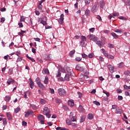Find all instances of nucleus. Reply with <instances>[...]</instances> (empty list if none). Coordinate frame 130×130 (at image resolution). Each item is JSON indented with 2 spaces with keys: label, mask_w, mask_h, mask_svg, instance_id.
<instances>
[{
  "label": "nucleus",
  "mask_w": 130,
  "mask_h": 130,
  "mask_svg": "<svg viewBox=\"0 0 130 130\" xmlns=\"http://www.w3.org/2000/svg\"><path fill=\"white\" fill-rule=\"evenodd\" d=\"M43 114L46 115V117L48 118H50L51 117V114H50V109L47 107H45L43 111Z\"/></svg>",
  "instance_id": "obj_1"
},
{
  "label": "nucleus",
  "mask_w": 130,
  "mask_h": 130,
  "mask_svg": "<svg viewBox=\"0 0 130 130\" xmlns=\"http://www.w3.org/2000/svg\"><path fill=\"white\" fill-rule=\"evenodd\" d=\"M69 117L72 121H77V116H76V114L74 113V112H72L70 113Z\"/></svg>",
  "instance_id": "obj_2"
},
{
  "label": "nucleus",
  "mask_w": 130,
  "mask_h": 130,
  "mask_svg": "<svg viewBox=\"0 0 130 130\" xmlns=\"http://www.w3.org/2000/svg\"><path fill=\"white\" fill-rule=\"evenodd\" d=\"M58 93L60 96L63 97L66 94V90L63 88H59L58 89Z\"/></svg>",
  "instance_id": "obj_3"
},
{
  "label": "nucleus",
  "mask_w": 130,
  "mask_h": 130,
  "mask_svg": "<svg viewBox=\"0 0 130 130\" xmlns=\"http://www.w3.org/2000/svg\"><path fill=\"white\" fill-rule=\"evenodd\" d=\"M38 119H39V120L40 121V123L41 124H44V120L45 119V118L44 117V116L42 115H39L38 116Z\"/></svg>",
  "instance_id": "obj_4"
},
{
  "label": "nucleus",
  "mask_w": 130,
  "mask_h": 130,
  "mask_svg": "<svg viewBox=\"0 0 130 130\" xmlns=\"http://www.w3.org/2000/svg\"><path fill=\"white\" fill-rule=\"evenodd\" d=\"M99 10V6L97 4L94 5L91 8L92 13H96Z\"/></svg>",
  "instance_id": "obj_5"
},
{
  "label": "nucleus",
  "mask_w": 130,
  "mask_h": 130,
  "mask_svg": "<svg viewBox=\"0 0 130 130\" xmlns=\"http://www.w3.org/2000/svg\"><path fill=\"white\" fill-rule=\"evenodd\" d=\"M63 17H64V15H63V14H62L60 15V17L58 21V23L60 24V25H62V24H63V20H64Z\"/></svg>",
  "instance_id": "obj_6"
},
{
  "label": "nucleus",
  "mask_w": 130,
  "mask_h": 130,
  "mask_svg": "<svg viewBox=\"0 0 130 130\" xmlns=\"http://www.w3.org/2000/svg\"><path fill=\"white\" fill-rule=\"evenodd\" d=\"M75 69L77 71H80L81 72L84 71V67L81 66L80 64L76 65Z\"/></svg>",
  "instance_id": "obj_7"
},
{
  "label": "nucleus",
  "mask_w": 130,
  "mask_h": 130,
  "mask_svg": "<svg viewBox=\"0 0 130 130\" xmlns=\"http://www.w3.org/2000/svg\"><path fill=\"white\" fill-rule=\"evenodd\" d=\"M39 88H40V89H42V90H45V86L42 83L39 82V83L37 84Z\"/></svg>",
  "instance_id": "obj_8"
},
{
  "label": "nucleus",
  "mask_w": 130,
  "mask_h": 130,
  "mask_svg": "<svg viewBox=\"0 0 130 130\" xmlns=\"http://www.w3.org/2000/svg\"><path fill=\"white\" fill-rule=\"evenodd\" d=\"M29 86L31 89H34V82H33V80H32V79L29 78Z\"/></svg>",
  "instance_id": "obj_9"
},
{
  "label": "nucleus",
  "mask_w": 130,
  "mask_h": 130,
  "mask_svg": "<svg viewBox=\"0 0 130 130\" xmlns=\"http://www.w3.org/2000/svg\"><path fill=\"white\" fill-rule=\"evenodd\" d=\"M91 15V11L88 9H86L85 11V15L86 17H89Z\"/></svg>",
  "instance_id": "obj_10"
},
{
  "label": "nucleus",
  "mask_w": 130,
  "mask_h": 130,
  "mask_svg": "<svg viewBox=\"0 0 130 130\" xmlns=\"http://www.w3.org/2000/svg\"><path fill=\"white\" fill-rule=\"evenodd\" d=\"M8 85H11V84H13L15 83V80L12 79V78H9L8 81H7Z\"/></svg>",
  "instance_id": "obj_11"
},
{
  "label": "nucleus",
  "mask_w": 130,
  "mask_h": 130,
  "mask_svg": "<svg viewBox=\"0 0 130 130\" xmlns=\"http://www.w3.org/2000/svg\"><path fill=\"white\" fill-rule=\"evenodd\" d=\"M108 69L110 70V73L114 72V67L110 64L108 66Z\"/></svg>",
  "instance_id": "obj_12"
},
{
  "label": "nucleus",
  "mask_w": 130,
  "mask_h": 130,
  "mask_svg": "<svg viewBox=\"0 0 130 130\" xmlns=\"http://www.w3.org/2000/svg\"><path fill=\"white\" fill-rule=\"evenodd\" d=\"M68 105L71 107L75 106V103L74 102L73 100H69L68 101Z\"/></svg>",
  "instance_id": "obj_13"
},
{
  "label": "nucleus",
  "mask_w": 130,
  "mask_h": 130,
  "mask_svg": "<svg viewBox=\"0 0 130 130\" xmlns=\"http://www.w3.org/2000/svg\"><path fill=\"white\" fill-rule=\"evenodd\" d=\"M30 114H33V111H28L25 114V117H29V115H30Z\"/></svg>",
  "instance_id": "obj_14"
},
{
  "label": "nucleus",
  "mask_w": 130,
  "mask_h": 130,
  "mask_svg": "<svg viewBox=\"0 0 130 130\" xmlns=\"http://www.w3.org/2000/svg\"><path fill=\"white\" fill-rule=\"evenodd\" d=\"M6 115L8 120H12V119H13V116H12V114H11V113H7Z\"/></svg>",
  "instance_id": "obj_15"
},
{
  "label": "nucleus",
  "mask_w": 130,
  "mask_h": 130,
  "mask_svg": "<svg viewBox=\"0 0 130 130\" xmlns=\"http://www.w3.org/2000/svg\"><path fill=\"white\" fill-rule=\"evenodd\" d=\"M105 54V56L108 57V58H110L111 59H114V56L112 55L108 54V53Z\"/></svg>",
  "instance_id": "obj_16"
},
{
  "label": "nucleus",
  "mask_w": 130,
  "mask_h": 130,
  "mask_svg": "<svg viewBox=\"0 0 130 130\" xmlns=\"http://www.w3.org/2000/svg\"><path fill=\"white\" fill-rule=\"evenodd\" d=\"M96 44H97V45H98V46L100 47V48H101L102 45H103V44H102V42L99 40L96 42Z\"/></svg>",
  "instance_id": "obj_17"
},
{
  "label": "nucleus",
  "mask_w": 130,
  "mask_h": 130,
  "mask_svg": "<svg viewBox=\"0 0 130 130\" xmlns=\"http://www.w3.org/2000/svg\"><path fill=\"white\" fill-rule=\"evenodd\" d=\"M78 110L80 112H85V109H84V108H83V106L81 105L79 106V107H78Z\"/></svg>",
  "instance_id": "obj_18"
},
{
  "label": "nucleus",
  "mask_w": 130,
  "mask_h": 130,
  "mask_svg": "<svg viewBox=\"0 0 130 130\" xmlns=\"http://www.w3.org/2000/svg\"><path fill=\"white\" fill-rule=\"evenodd\" d=\"M115 113L117 114H121V113H122V110L120 109H116L115 110Z\"/></svg>",
  "instance_id": "obj_19"
},
{
  "label": "nucleus",
  "mask_w": 130,
  "mask_h": 130,
  "mask_svg": "<svg viewBox=\"0 0 130 130\" xmlns=\"http://www.w3.org/2000/svg\"><path fill=\"white\" fill-rule=\"evenodd\" d=\"M75 52H76V51L75 50H73L72 51H71L70 52L69 54L71 57H74V55L75 54Z\"/></svg>",
  "instance_id": "obj_20"
},
{
  "label": "nucleus",
  "mask_w": 130,
  "mask_h": 130,
  "mask_svg": "<svg viewBox=\"0 0 130 130\" xmlns=\"http://www.w3.org/2000/svg\"><path fill=\"white\" fill-rule=\"evenodd\" d=\"M118 66L119 69H122V68H123V67L124 66V63H123V62H121L118 64Z\"/></svg>",
  "instance_id": "obj_21"
},
{
  "label": "nucleus",
  "mask_w": 130,
  "mask_h": 130,
  "mask_svg": "<svg viewBox=\"0 0 130 130\" xmlns=\"http://www.w3.org/2000/svg\"><path fill=\"white\" fill-rule=\"evenodd\" d=\"M43 74H46L47 75H49V70L47 69H44L43 70Z\"/></svg>",
  "instance_id": "obj_22"
},
{
  "label": "nucleus",
  "mask_w": 130,
  "mask_h": 130,
  "mask_svg": "<svg viewBox=\"0 0 130 130\" xmlns=\"http://www.w3.org/2000/svg\"><path fill=\"white\" fill-rule=\"evenodd\" d=\"M48 77L46 76L45 78V80H44V83L45 85H47L48 84Z\"/></svg>",
  "instance_id": "obj_23"
},
{
  "label": "nucleus",
  "mask_w": 130,
  "mask_h": 130,
  "mask_svg": "<svg viewBox=\"0 0 130 130\" xmlns=\"http://www.w3.org/2000/svg\"><path fill=\"white\" fill-rule=\"evenodd\" d=\"M5 100L6 102H9L11 100V96L10 95H7L5 96Z\"/></svg>",
  "instance_id": "obj_24"
},
{
  "label": "nucleus",
  "mask_w": 130,
  "mask_h": 130,
  "mask_svg": "<svg viewBox=\"0 0 130 130\" xmlns=\"http://www.w3.org/2000/svg\"><path fill=\"white\" fill-rule=\"evenodd\" d=\"M87 38H88V39H90V40H93V39L95 38V36L93 35H90L87 36Z\"/></svg>",
  "instance_id": "obj_25"
},
{
  "label": "nucleus",
  "mask_w": 130,
  "mask_h": 130,
  "mask_svg": "<svg viewBox=\"0 0 130 130\" xmlns=\"http://www.w3.org/2000/svg\"><path fill=\"white\" fill-rule=\"evenodd\" d=\"M112 36H113V37H114V38H115V39H117V38H118V36H117V35H116V34H115V32H112L111 34Z\"/></svg>",
  "instance_id": "obj_26"
},
{
  "label": "nucleus",
  "mask_w": 130,
  "mask_h": 130,
  "mask_svg": "<svg viewBox=\"0 0 130 130\" xmlns=\"http://www.w3.org/2000/svg\"><path fill=\"white\" fill-rule=\"evenodd\" d=\"M40 103L41 104H42V105H44V104H46V101H45V100L42 99L40 100Z\"/></svg>",
  "instance_id": "obj_27"
},
{
  "label": "nucleus",
  "mask_w": 130,
  "mask_h": 130,
  "mask_svg": "<svg viewBox=\"0 0 130 130\" xmlns=\"http://www.w3.org/2000/svg\"><path fill=\"white\" fill-rule=\"evenodd\" d=\"M66 122L68 125H71L72 124V121H71L70 119H67Z\"/></svg>",
  "instance_id": "obj_28"
},
{
  "label": "nucleus",
  "mask_w": 130,
  "mask_h": 130,
  "mask_svg": "<svg viewBox=\"0 0 130 130\" xmlns=\"http://www.w3.org/2000/svg\"><path fill=\"white\" fill-rule=\"evenodd\" d=\"M64 76V80H66V81H70V76L67 74H65Z\"/></svg>",
  "instance_id": "obj_29"
},
{
  "label": "nucleus",
  "mask_w": 130,
  "mask_h": 130,
  "mask_svg": "<svg viewBox=\"0 0 130 130\" xmlns=\"http://www.w3.org/2000/svg\"><path fill=\"white\" fill-rule=\"evenodd\" d=\"M80 45L82 46V47H85L86 46V43L85 42L80 41Z\"/></svg>",
  "instance_id": "obj_30"
},
{
  "label": "nucleus",
  "mask_w": 130,
  "mask_h": 130,
  "mask_svg": "<svg viewBox=\"0 0 130 130\" xmlns=\"http://www.w3.org/2000/svg\"><path fill=\"white\" fill-rule=\"evenodd\" d=\"M85 118H86L85 116H82L80 117V122H84L85 121Z\"/></svg>",
  "instance_id": "obj_31"
},
{
  "label": "nucleus",
  "mask_w": 130,
  "mask_h": 130,
  "mask_svg": "<svg viewBox=\"0 0 130 130\" xmlns=\"http://www.w3.org/2000/svg\"><path fill=\"white\" fill-rule=\"evenodd\" d=\"M38 8L41 11H42V8H43V7L42 6V4L41 3H39V6H38Z\"/></svg>",
  "instance_id": "obj_32"
},
{
  "label": "nucleus",
  "mask_w": 130,
  "mask_h": 130,
  "mask_svg": "<svg viewBox=\"0 0 130 130\" xmlns=\"http://www.w3.org/2000/svg\"><path fill=\"white\" fill-rule=\"evenodd\" d=\"M94 53H91L89 54L88 57H89V58H93V57H94Z\"/></svg>",
  "instance_id": "obj_33"
},
{
  "label": "nucleus",
  "mask_w": 130,
  "mask_h": 130,
  "mask_svg": "<svg viewBox=\"0 0 130 130\" xmlns=\"http://www.w3.org/2000/svg\"><path fill=\"white\" fill-rule=\"evenodd\" d=\"M81 39L82 40L83 42L87 41V38L85 36H81Z\"/></svg>",
  "instance_id": "obj_34"
},
{
  "label": "nucleus",
  "mask_w": 130,
  "mask_h": 130,
  "mask_svg": "<svg viewBox=\"0 0 130 130\" xmlns=\"http://www.w3.org/2000/svg\"><path fill=\"white\" fill-rule=\"evenodd\" d=\"M93 117H94V116H93V114H88V119H93Z\"/></svg>",
  "instance_id": "obj_35"
},
{
  "label": "nucleus",
  "mask_w": 130,
  "mask_h": 130,
  "mask_svg": "<svg viewBox=\"0 0 130 130\" xmlns=\"http://www.w3.org/2000/svg\"><path fill=\"white\" fill-rule=\"evenodd\" d=\"M30 107L32 108L34 110H36L37 109V107H36V105H31L30 104Z\"/></svg>",
  "instance_id": "obj_36"
},
{
  "label": "nucleus",
  "mask_w": 130,
  "mask_h": 130,
  "mask_svg": "<svg viewBox=\"0 0 130 130\" xmlns=\"http://www.w3.org/2000/svg\"><path fill=\"white\" fill-rule=\"evenodd\" d=\"M101 52L103 53L104 55L105 56V54H107V53H106V51L104 48L101 49Z\"/></svg>",
  "instance_id": "obj_37"
},
{
  "label": "nucleus",
  "mask_w": 130,
  "mask_h": 130,
  "mask_svg": "<svg viewBox=\"0 0 130 130\" xmlns=\"http://www.w3.org/2000/svg\"><path fill=\"white\" fill-rule=\"evenodd\" d=\"M75 60L76 61H81L82 60V57H77L75 58Z\"/></svg>",
  "instance_id": "obj_38"
},
{
  "label": "nucleus",
  "mask_w": 130,
  "mask_h": 130,
  "mask_svg": "<svg viewBox=\"0 0 130 130\" xmlns=\"http://www.w3.org/2000/svg\"><path fill=\"white\" fill-rule=\"evenodd\" d=\"M2 120L3 121V124H4L5 125H6V124H8V122H7L6 118H3V119Z\"/></svg>",
  "instance_id": "obj_39"
},
{
  "label": "nucleus",
  "mask_w": 130,
  "mask_h": 130,
  "mask_svg": "<svg viewBox=\"0 0 130 130\" xmlns=\"http://www.w3.org/2000/svg\"><path fill=\"white\" fill-rule=\"evenodd\" d=\"M25 21V17L24 16L20 17V22H24Z\"/></svg>",
  "instance_id": "obj_40"
},
{
  "label": "nucleus",
  "mask_w": 130,
  "mask_h": 130,
  "mask_svg": "<svg viewBox=\"0 0 130 130\" xmlns=\"http://www.w3.org/2000/svg\"><path fill=\"white\" fill-rule=\"evenodd\" d=\"M21 111V108H17L16 109H15V113H18L19 111Z\"/></svg>",
  "instance_id": "obj_41"
},
{
  "label": "nucleus",
  "mask_w": 130,
  "mask_h": 130,
  "mask_svg": "<svg viewBox=\"0 0 130 130\" xmlns=\"http://www.w3.org/2000/svg\"><path fill=\"white\" fill-rule=\"evenodd\" d=\"M27 58H29L32 62H35V59H34L33 58L29 57V56H27Z\"/></svg>",
  "instance_id": "obj_42"
},
{
  "label": "nucleus",
  "mask_w": 130,
  "mask_h": 130,
  "mask_svg": "<svg viewBox=\"0 0 130 130\" xmlns=\"http://www.w3.org/2000/svg\"><path fill=\"white\" fill-rule=\"evenodd\" d=\"M118 19H120V20H124V21H126V20H127L126 18L123 17V16L119 17Z\"/></svg>",
  "instance_id": "obj_43"
},
{
  "label": "nucleus",
  "mask_w": 130,
  "mask_h": 130,
  "mask_svg": "<svg viewBox=\"0 0 130 130\" xmlns=\"http://www.w3.org/2000/svg\"><path fill=\"white\" fill-rule=\"evenodd\" d=\"M103 93H104V94H106L107 95V97H109L110 96V94L109 92L105 91V90H103Z\"/></svg>",
  "instance_id": "obj_44"
},
{
  "label": "nucleus",
  "mask_w": 130,
  "mask_h": 130,
  "mask_svg": "<svg viewBox=\"0 0 130 130\" xmlns=\"http://www.w3.org/2000/svg\"><path fill=\"white\" fill-rule=\"evenodd\" d=\"M114 32L116 33H122V30L121 29H116L114 30Z\"/></svg>",
  "instance_id": "obj_45"
},
{
  "label": "nucleus",
  "mask_w": 130,
  "mask_h": 130,
  "mask_svg": "<svg viewBox=\"0 0 130 130\" xmlns=\"http://www.w3.org/2000/svg\"><path fill=\"white\" fill-rule=\"evenodd\" d=\"M18 25L19 26V28H23L24 27L22 23L19 22L18 23Z\"/></svg>",
  "instance_id": "obj_46"
},
{
  "label": "nucleus",
  "mask_w": 130,
  "mask_h": 130,
  "mask_svg": "<svg viewBox=\"0 0 130 130\" xmlns=\"http://www.w3.org/2000/svg\"><path fill=\"white\" fill-rule=\"evenodd\" d=\"M82 57L83 58H88V56L85 53L82 54Z\"/></svg>",
  "instance_id": "obj_47"
},
{
  "label": "nucleus",
  "mask_w": 130,
  "mask_h": 130,
  "mask_svg": "<svg viewBox=\"0 0 130 130\" xmlns=\"http://www.w3.org/2000/svg\"><path fill=\"white\" fill-rule=\"evenodd\" d=\"M41 82H40V78H39V77L37 78L36 79V83H37V84H38L39 83Z\"/></svg>",
  "instance_id": "obj_48"
},
{
  "label": "nucleus",
  "mask_w": 130,
  "mask_h": 130,
  "mask_svg": "<svg viewBox=\"0 0 130 130\" xmlns=\"http://www.w3.org/2000/svg\"><path fill=\"white\" fill-rule=\"evenodd\" d=\"M105 6V3L104 1L101 2V8H103Z\"/></svg>",
  "instance_id": "obj_49"
},
{
  "label": "nucleus",
  "mask_w": 130,
  "mask_h": 130,
  "mask_svg": "<svg viewBox=\"0 0 130 130\" xmlns=\"http://www.w3.org/2000/svg\"><path fill=\"white\" fill-rule=\"evenodd\" d=\"M130 74V71H126L124 72V75H125L126 76H127V75H129Z\"/></svg>",
  "instance_id": "obj_50"
},
{
  "label": "nucleus",
  "mask_w": 130,
  "mask_h": 130,
  "mask_svg": "<svg viewBox=\"0 0 130 130\" xmlns=\"http://www.w3.org/2000/svg\"><path fill=\"white\" fill-rule=\"evenodd\" d=\"M91 1H92V0H85V5H89V4H90V2H91Z\"/></svg>",
  "instance_id": "obj_51"
},
{
  "label": "nucleus",
  "mask_w": 130,
  "mask_h": 130,
  "mask_svg": "<svg viewBox=\"0 0 130 130\" xmlns=\"http://www.w3.org/2000/svg\"><path fill=\"white\" fill-rule=\"evenodd\" d=\"M93 103H94V104H95V105H97V106H100V103H99V102L94 101V102H93Z\"/></svg>",
  "instance_id": "obj_52"
},
{
  "label": "nucleus",
  "mask_w": 130,
  "mask_h": 130,
  "mask_svg": "<svg viewBox=\"0 0 130 130\" xmlns=\"http://www.w3.org/2000/svg\"><path fill=\"white\" fill-rule=\"evenodd\" d=\"M49 90L51 94H54V89H53V88H50Z\"/></svg>",
  "instance_id": "obj_53"
},
{
  "label": "nucleus",
  "mask_w": 130,
  "mask_h": 130,
  "mask_svg": "<svg viewBox=\"0 0 130 130\" xmlns=\"http://www.w3.org/2000/svg\"><path fill=\"white\" fill-rule=\"evenodd\" d=\"M113 16H114V17L118 16H119V13H118L117 12H115V13H113Z\"/></svg>",
  "instance_id": "obj_54"
},
{
  "label": "nucleus",
  "mask_w": 130,
  "mask_h": 130,
  "mask_svg": "<svg viewBox=\"0 0 130 130\" xmlns=\"http://www.w3.org/2000/svg\"><path fill=\"white\" fill-rule=\"evenodd\" d=\"M96 19H98V20H99V21H102V18H101V16L98 15L96 16Z\"/></svg>",
  "instance_id": "obj_55"
},
{
  "label": "nucleus",
  "mask_w": 130,
  "mask_h": 130,
  "mask_svg": "<svg viewBox=\"0 0 130 130\" xmlns=\"http://www.w3.org/2000/svg\"><path fill=\"white\" fill-rule=\"evenodd\" d=\"M112 109H116V108H117V105H113L112 106Z\"/></svg>",
  "instance_id": "obj_56"
},
{
  "label": "nucleus",
  "mask_w": 130,
  "mask_h": 130,
  "mask_svg": "<svg viewBox=\"0 0 130 130\" xmlns=\"http://www.w3.org/2000/svg\"><path fill=\"white\" fill-rule=\"evenodd\" d=\"M22 57H19L18 58L17 62H20L22 61Z\"/></svg>",
  "instance_id": "obj_57"
},
{
  "label": "nucleus",
  "mask_w": 130,
  "mask_h": 130,
  "mask_svg": "<svg viewBox=\"0 0 130 130\" xmlns=\"http://www.w3.org/2000/svg\"><path fill=\"white\" fill-rule=\"evenodd\" d=\"M34 40H35V41H38V42H40V38H34Z\"/></svg>",
  "instance_id": "obj_58"
},
{
  "label": "nucleus",
  "mask_w": 130,
  "mask_h": 130,
  "mask_svg": "<svg viewBox=\"0 0 130 130\" xmlns=\"http://www.w3.org/2000/svg\"><path fill=\"white\" fill-rule=\"evenodd\" d=\"M98 40V38H97L96 37H94V38H93V39L92 40V41L94 42H96Z\"/></svg>",
  "instance_id": "obj_59"
},
{
  "label": "nucleus",
  "mask_w": 130,
  "mask_h": 130,
  "mask_svg": "<svg viewBox=\"0 0 130 130\" xmlns=\"http://www.w3.org/2000/svg\"><path fill=\"white\" fill-rule=\"evenodd\" d=\"M6 21V18H5L4 17H2L1 19V23H4V22H5Z\"/></svg>",
  "instance_id": "obj_60"
},
{
  "label": "nucleus",
  "mask_w": 130,
  "mask_h": 130,
  "mask_svg": "<svg viewBox=\"0 0 130 130\" xmlns=\"http://www.w3.org/2000/svg\"><path fill=\"white\" fill-rule=\"evenodd\" d=\"M123 99V98L121 95H119L118 96V100H122Z\"/></svg>",
  "instance_id": "obj_61"
},
{
  "label": "nucleus",
  "mask_w": 130,
  "mask_h": 130,
  "mask_svg": "<svg viewBox=\"0 0 130 130\" xmlns=\"http://www.w3.org/2000/svg\"><path fill=\"white\" fill-rule=\"evenodd\" d=\"M41 24H43L44 26H45V25H46V21H44L42 20L41 21Z\"/></svg>",
  "instance_id": "obj_62"
},
{
  "label": "nucleus",
  "mask_w": 130,
  "mask_h": 130,
  "mask_svg": "<svg viewBox=\"0 0 130 130\" xmlns=\"http://www.w3.org/2000/svg\"><path fill=\"white\" fill-rule=\"evenodd\" d=\"M22 125L26 126V125H27V122H26L25 121H22Z\"/></svg>",
  "instance_id": "obj_63"
},
{
  "label": "nucleus",
  "mask_w": 130,
  "mask_h": 130,
  "mask_svg": "<svg viewBox=\"0 0 130 130\" xmlns=\"http://www.w3.org/2000/svg\"><path fill=\"white\" fill-rule=\"evenodd\" d=\"M55 101L56 103H60V100L59 99H56Z\"/></svg>",
  "instance_id": "obj_64"
}]
</instances>
